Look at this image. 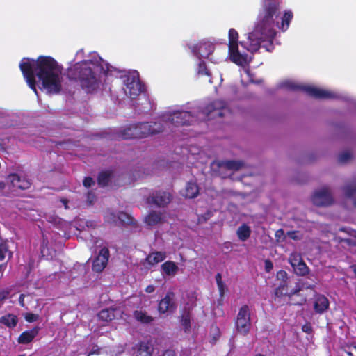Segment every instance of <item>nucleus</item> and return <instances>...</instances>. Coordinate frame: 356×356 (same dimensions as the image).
<instances>
[{"label": "nucleus", "instance_id": "obj_1", "mask_svg": "<svg viewBox=\"0 0 356 356\" xmlns=\"http://www.w3.org/2000/svg\"><path fill=\"white\" fill-rule=\"evenodd\" d=\"M67 76L80 84L86 92H92L102 87L106 90L110 77L122 80V90L130 99H135L143 91L137 71H125L110 65L96 52L86 55L83 49L79 50L73 63L67 68Z\"/></svg>", "mask_w": 356, "mask_h": 356}, {"label": "nucleus", "instance_id": "obj_2", "mask_svg": "<svg viewBox=\"0 0 356 356\" xmlns=\"http://www.w3.org/2000/svg\"><path fill=\"white\" fill-rule=\"evenodd\" d=\"M282 0H261V7L253 30L247 33L241 45L249 52H257L261 47L272 51L276 42L278 28L285 32L293 17V12L286 10L281 15Z\"/></svg>", "mask_w": 356, "mask_h": 356}, {"label": "nucleus", "instance_id": "obj_3", "mask_svg": "<svg viewBox=\"0 0 356 356\" xmlns=\"http://www.w3.org/2000/svg\"><path fill=\"white\" fill-rule=\"evenodd\" d=\"M229 113V110L227 107L226 103L222 100H216L202 110H200V107H196L191 111H168L162 113L157 122L134 124L126 127L122 131L120 137L122 139L145 138L163 131L165 127L191 124L197 120H206L209 115L222 117Z\"/></svg>", "mask_w": 356, "mask_h": 356}, {"label": "nucleus", "instance_id": "obj_4", "mask_svg": "<svg viewBox=\"0 0 356 356\" xmlns=\"http://www.w3.org/2000/svg\"><path fill=\"white\" fill-rule=\"evenodd\" d=\"M20 70L29 86L37 94L35 77L38 86L49 94H57L62 90L63 67L50 56H40L37 60L24 58Z\"/></svg>", "mask_w": 356, "mask_h": 356}, {"label": "nucleus", "instance_id": "obj_5", "mask_svg": "<svg viewBox=\"0 0 356 356\" xmlns=\"http://www.w3.org/2000/svg\"><path fill=\"white\" fill-rule=\"evenodd\" d=\"M229 38V57L232 62L243 67L241 72V81L243 83H256L260 81L255 80L254 75L250 70L245 67L252 60V56L243 54L238 50V33L234 29H230L228 33Z\"/></svg>", "mask_w": 356, "mask_h": 356}, {"label": "nucleus", "instance_id": "obj_6", "mask_svg": "<svg viewBox=\"0 0 356 356\" xmlns=\"http://www.w3.org/2000/svg\"><path fill=\"white\" fill-rule=\"evenodd\" d=\"M280 88H284L288 90H301L305 92L306 94L319 99H337V98H344L339 94L325 90L322 89L314 86L311 85H305L300 84L293 80L286 79L280 83Z\"/></svg>", "mask_w": 356, "mask_h": 356}, {"label": "nucleus", "instance_id": "obj_7", "mask_svg": "<svg viewBox=\"0 0 356 356\" xmlns=\"http://www.w3.org/2000/svg\"><path fill=\"white\" fill-rule=\"evenodd\" d=\"M243 165L240 161H215L211 164V168L213 172L225 178L229 175L227 171L238 170Z\"/></svg>", "mask_w": 356, "mask_h": 356}, {"label": "nucleus", "instance_id": "obj_8", "mask_svg": "<svg viewBox=\"0 0 356 356\" xmlns=\"http://www.w3.org/2000/svg\"><path fill=\"white\" fill-rule=\"evenodd\" d=\"M250 310L248 305L242 306L237 314L236 327L238 333L246 335L250 329Z\"/></svg>", "mask_w": 356, "mask_h": 356}, {"label": "nucleus", "instance_id": "obj_9", "mask_svg": "<svg viewBox=\"0 0 356 356\" xmlns=\"http://www.w3.org/2000/svg\"><path fill=\"white\" fill-rule=\"evenodd\" d=\"M189 49L200 60L201 58H208L213 52L214 45L211 42L202 40L196 44L190 45Z\"/></svg>", "mask_w": 356, "mask_h": 356}, {"label": "nucleus", "instance_id": "obj_10", "mask_svg": "<svg viewBox=\"0 0 356 356\" xmlns=\"http://www.w3.org/2000/svg\"><path fill=\"white\" fill-rule=\"evenodd\" d=\"M312 201L317 206H327L332 204L333 198L329 189L323 187L314 193Z\"/></svg>", "mask_w": 356, "mask_h": 356}, {"label": "nucleus", "instance_id": "obj_11", "mask_svg": "<svg viewBox=\"0 0 356 356\" xmlns=\"http://www.w3.org/2000/svg\"><path fill=\"white\" fill-rule=\"evenodd\" d=\"M109 258V251L108 248H103L99 251L98 256L95 258L92 264V270L95 272H102L107 265Z\"/></svg>", "mask_w": 356, "mask_h": 356}, {"label": "nucleus", "instance_id": "obj_12", "mask_svg": "<svg viewBox=\"0 0 356 356\" xmlns=\"http://www.w3.org/2000/svg\"><path fill=\"white\" fill-rule=\"evenodd\" d=\"M170 201V195L168 193L159 191L151 195L147 199L148 204H154L158 207H164Z\"/></svg>", "mask_w": 356, "mask_h": 356}, {"label": "nucleus", "instance_id": "obj_13", "mask_svg": "<svg viewBox=\"0 0 356 356\" xmlns=\"http://www.w3.org/2000/svg\"><path fill=\"white\" fill-rule=\"evenodd\" d=\"M134 356H152L153 348L149 341H141L133 347Z\"/></svg>", "mask_w": 356, "mask_h": 356}, {"label": "nucleus", "instance_id": "obj_14", "mask_svg": "<svg viewBox=\"0 0 356 356\" xmlns=\"http://www.w3.org/2000/svg\"><path fill=\"white\" fill-rule=\"evenodd\" d=\"M122 311L118 308L105 309L100 311L98 314V318L103 321H110L115 318L122 317Z\"/></svg>", "mask_w": 356, "mask_h": 356}, {"label": "nucleus", "instance_id": "obj_15", "mask_svg": "<svg viewBox=\"0 0 356 356\" xmlns=\"http://www.w3.org/2000/svg\"><path fill=\"white\" fill-rule=\"evenodd\" d=\"M175 309L173 293H168L159 304V311L161 313L172 312Z\"/></svg>", "mask_w": 356, "mask_h": 356}, {"label": "nucleus", "instance_id": "obj_16", "mask_svg": "<svg viewBox=\"0 0 356 356\" xmlns=\"http://www.w3.org/2000/svg\"><path fill=\"white\" fill-rule=\"evenodd\" d=\"M8 179L13 187L19 189H27L31 186V182L28 179L17 174L10 175Z\"/></svg>", "mask_w": 356, "mask_h": 356}, {"label": "nucleus", "instance_id": "obj_17", "mask_svg": "<svg viewBox=\"0 0 356 356\" xmlns=\"http://www.w3.org/2000/svg\"><path fill=\"white\" fill-rule=\"evenodd\" d=\"M179 267L172 261L164 262L161 266V272L163 275L168 277H174L178 272Z\"/></svg>", "mask_w": 356, "mask_h": 356}, {"label": "nucleus", "instance_id": "obj_18", "mask_svg": "<svg viewBox=\"0 0 356 356\" xmlns=\"http://www.w3.org/2000/svg\"><path fill=\"white\" fill-rule=\"evenodd\" d=\"M163 220V214L161 212L157 211H151L144 218L145 224L150 227L161 223Z\"/></svg>", "mask_w": 356, "mask_h": 356}, {"label": "nucleus", "instance_id": "obj_19", "mask_svg": "<svg viewBox=\"0 0 356 356\" xmlns=\"http://www.w3.org/2000/svg\"><path fill=\"white\" fill-rule=\"evenodd\" d=\"M329 301L327 298L322 295L316 297L314 307L317 313L322 314L328 309Z\"/></svg>", "mask_w": 356, "mask_h": 356}, {"label": "nucleus", "instance_id": "obj_20", "mask_svg": "<svg viewBox=\"0 0 356 356\" xmlns=\"http://www.w3.org/2000/svg\"><path fill=\"white\" fill-rule=\"evenodd\" d=\"M343 191L347 201L356 207V199L355 198L356 195V182L347 185Z\"/></svg>", "mask_w": 356, "mask_h": 356}, {"label": "nucleus", "instance_id": "obj_21", "mask_svg": "<svg viewBox=\"0 0 356 356\" xmlns=\"http://www.w3.org/2000/svg\"><path fill=\"white\" fill-rule=\"evenodd\" d=\"M166 258V253L164 252H153L150 253L146 258V262L154 266L159 262L163 261Z\"/></svg>", "mask_w": 356, "mask_h": 356}, {"label": "nucleus", "instance_id": "obj_22", "mask_svg": "<svg viewBox=\"0 0 356 356\" xmlns=\"http://www.w3.org/2000/svg\"><path fill=\"white\" fill-rule=\"evenodd\" d=\"M38 329L37 327L33 328L31 330L25 331L21 334L18 339L19 343H28L31 342L38 334Z\"/></svg>", "mask_w": 356, "mask_h": 356}, {"label": "nucleus", "instance_id": "obj_23", "mask_svg": "<svg viewBox=\"0 0 356 356\" xmlns=\"http://www.w3.org/2000/svg\"><path fill=\"white\" fill-rule=\"evenodd\" d=\"M198 187L195 182L189 181L187 183L184 193L183 194L186 197L194 198L198 194Z\"/></svg>", "mask_w": 356, "mask_h": 356}, {"label": "nucleus", "instance_id": "obj_24", "mask_svg": "<svg viewBox=\"0 0 356 356\" xmlns=\"http://www.w3.org/2000/svg\"><path fill=\"white\" fill-rule=\"evenodd\" d=\"M17 322V316L11 314H8L5 316H3L0 318V323L10 328L15 327Z\"/></svg>", "mask_w": 356, "mask_h": 356}, {"label": "nucleus", "instance_id": "obj_25", "mask_svg": "<svg viewBox=\"0 0 356 356\" xmlns=\"http://www.w3.org/2000/svg\"><path fill=\"white\" fill-rule=\"evenodd\" d=\"M251 229L247 225H242L237 229V236L238 238L242 241H246L250 236Z\"/></svg>", "mask_w": 356, "mask_h": 356}, {"label": "nucleus", "instance_id": "obj_26", "mask_svg": "<svg viewBox=\"0 0 356 356\" xmlns=\"http://www.w3.org/2000/svg\"><path fill=\"white\" fill-rule=\"evenodd\" d=\"M197 72L198 75L200 76H207L209 78V82L212 83V80L211 77V73L209 70L207 69L205 63L202 60H200L198 63Z\"/></svg>", "mask_w": 356, "mask_h": 356}, {"label": "nucleus", "instance_id": "obj_27", "mask_svg": "<svg viewBox=\"0 0 356 356\" xmlns=\"http://www.w3.org/2000/svg\"><path fill=\"white\" fill-rule=\"evenodd\" d=\"M135 318L143 323H147L152 321V318L143 311H135L134 313Z\"/></svg>", "mask_w": 356, "mask_h": 356}, {"label": "nucleus", "instance_id": "obj_28", "mask_svg": "<svg viewBox=\"0 0 356 356\" xmlns=\"http://www.w3.org/2000/svg\"><path fill=\"white\" fill-rule=\"evenodd\" d=\"M293 268L298 275L304 276L309 273V268L303 261L296 264Z\"/></svg>", "mask_w": 356, "mask_h": 356}, {"label": "nucleus", "instance_id": "obj_29", "mask_svg": "<svg viewBox=\"0 0 356 356\" xmlns=\"http://www.w3.org/2000/svg\"><path fill=\"white\" fill-rule=\"evenodd\" d=\"M118 224L131 225L134 222L133 218L124 212L118 213Z\"/></svg>", "mask_w": 356, "mask_h": 356}, {"label": "nucleus", "instance_id": "obj_30", "mask_svg": "<svg viewBox=\"0 0 356 356\" xmlns=\"http://www.w3.org/2000/svg\"><path fill=\"white\" fill-rule=\"evenodd\" d=\"M216 281L219 291L220 298H223L225 292L226 291V284L222 280V275L220 273H218L216 275Z\"/></svg>", "mask_w": 356, "mask_h": 356}, {"label": "nucleus", "instance_id": "obj_31", "mask_svg": "<svg viewBox=\"0 0 356 356\" xmlns=\"http://www.w3.org/2000/svg\"><path fill=\"white\" fill-rule=\"evenodd\" d=\"M111 174L108 172H102L99 175L98 183L99 185L104 186L108 184L110 181Z\"/></svg>", "mask_w": 356, "mask_h": 356}, {"label": "nucleus", "instance_id": "obj_32", "mask_svg": "<svg viewBox=\"0 0 356 356\" xmlns=\"http://www.w3.org/2000/svg\"><path fill=\"white\" fill-rule=\"evenodd\" d=\"M105 220L109 223L118 224V213L108 211L104 216Z\"/></svg>", "mask_w": 356, "mask_h": 356}, {"label": "nucleus", "instance_id": "obj_33", "mask_svg": "<svg viewBox=\"0 0 356 356\" xmlns=\"http://www.w3.org/2000/svg\"><path fill=\"white\" fill-rule=\"evenodd\" d=\"M181 325L183 326L184 331L188 332L191 327V317L188 313L183 314L181 318Z\"/></svg>", "mask_w": 356, "mask_h": 356}, {"label": "nucleus", "instance_id": "obj_34", "mask_svg": "<svg viewBox=\"0 0 356 356\" xmlns=\"http://www.w3.org/2000/svg\"><path fill=\"white\" fill-rule=\"evenodd\" d=\"M301 261H302L301 255L297 252L291 253L289 258V261L292 267H294L296 264H298V263H300Z\"/></svg>", "mask_w": 356, "mask_h": 356}, {"label": "nucleus", "instance_id": "obj_35", "mask_svg": "<svg viewBox=\"0 0 356 356\" xmlns=\"http://www.w3.org/2000/svg\"><path fill=\"white\" fill-rule=\"evenodd\" d=\"M47 220L51 223L55 225L56 226H58L59 227H63L65 225V222L62 220V219L58 216H49L47 217Z\"/></svg>", "mask_w": 356, "mask_h": 356}, {"label": "nucleus", "instance_id": "obj_36", "mask_svg": "<svg viewBox=\"0 0 356 356\" xmlns=\"http://www.w3.org/2000/svg\"><path fill=\"white\" fill-rule=\"evenodd\" d=\"M200 149L199 148L196 147H191L189 149V152H190V156H188V159L189 160V162L191 163V164H194V161L193 160H195V159H197L196 158V155L199 154H200Z\"/></svg>", "mask_w": 356, "mask_h": 356}, {"label": "nucleus", "instance_id": "obj_37", "mask_svg": "<svg viewBox=\"0 0 356 356\" xmlns=\"http://www.w3.org/2000/svg\"><path fill=\"white\" fill-rule=\"evenodd\" d=\"M287 236L295 241L301 240L302 238V234L298 231H291L287 232Z\"/></svg>", "mask_w": 356, "mask_h": 356}, {"label": "nucleus", "instance_id": "obj_38", "mask_svg": "<svg viewBox=\"0 0 356 356\" xmlns=\"http://www.w3.org/2000/svg\"><path fill=\"white\" fill-rule=\"evenodd\" d=\"M39 318L38 314L33 313H26L24 314V318L26 321L32 323L36 321Z\"/></svg>", "mask_w": 356, "mask_h": 356}, {"label": "nucleus", "instance_id": "obj_39", "mask_svg": "<svg viewBox=\"0 0 356 356\" xmlns=\"http://www.w3.org/2000/svg\"><path fill=\"white\" fill-rule=\"evenodd\" d=\"M275 236L277 241H278V242L283 241L286 238V235L284 234V232L282 229L276 231V232L275 234Z\"/></svg>", "mask_w": 356, "mask_h": 356}, {"label": "nucleus", "instance_id": "obj_40", "mask_svg": "<svg viewBox=\"0 0 356 356\" xmlns=\"http://www.w3.org/2000/svg\"><path fill=\"white\" fill-rule=\"evenodd\" d=\"M351 157V154L348 151H345L339 155V161L342 163L348 161Z\"/></svg>", "mask_w": 356, "mask_h": 356}, {"label": "nucleus", "instance_id": "obj_41", "mask_svg": "<svg viewBox=\"0 0 356 356\" xmlns=\"http://www.w3.org/2000/svg\"><path fill=\"white\" fill-rule=\"evenodd\" d=\"M95 184L93 179L90 177H86L83 180V185L86 188H89Z\"/></svg>", "mask_w": 356, "mask_h": 356}, {"label": "nucleus", "instance_id": "obj_42", "mask_svg": "<svg viewBox=\"0 0 356 356\" xmlns=\"http://www.w3.org/2000/svg\"><path fill=\"white\" fill-rule=\"evenodd\" d=\"M287 277V273L284 270H280L277 273V278L278 280L284 281Z\"/></svg>", "mask_w": 356, "mask_h": 356}, {"label": "nucleus", "instance_id": "obj_43", "mask_svg": "<svg viewBox=\"0 0 356 356\" xmlns=\"http://www.w3.org/2000/svg\"><path fill=\"white\" fill-rule=\"evenodd\" d=\"M346 352L348 355V356H356V346L349 347Z\"/></svg>", "mask_w": 356, "mask_h": 356}, {"label": "nucleus", "instance_id": "obj_44", "mask_svg": "<svg viewBox=\"0 0 356 356\" xmlns=\"http://www.w3.org/2000/svg\"><path fill=\"white\" fill-rule=\"evenodd\" d=\"M265 269L267 272H270L273 269V264L269 260L265 261Z\"/></svg>", "mask_w": 356, "mask_h": 356}, {"label": "nucleus", "instance_id": "obj_45", "mask_svg": "<svg viewBox=\"0 0 356 356\" xmlns=\"http://www.w3.org/2000/svg\"><path fill=\"white\" fill-rule=\"evenodd\" d=\"M95 195L92 193H88L87 195V201L89 204H92L95 200Z\"/></svg>", "mask_w": 356, "mask_h": 356}, {"label": "nucleus", "instance_id": "obj_46", "mask_svg": "<svg viewBox=\"0 0 356 356\" xmlns=\"http://www.w3.org/2000/svg\"><path fill=\"white\" fill-rule=\"evenodd\" d=\"M48 250V248L47 247H44V245L41 248V253L42 254L43 257H46L47 259H51L52 258V255L50 256V257L46 254V252Z\"/></svg>", "mask_w": 356, "mask_h": 356}, {"label": "nucleus", "instance_id": "obj_47", "mask_svg": "<svg viewBox=\"0 0 356 356\" xmlns=\"http://www.w3.org/2000/svg\"><path fill=\"white\" fill-rule=\"evenodd\" d=\"M6 250L4 248H0V261H3L6 257Z\"/></svg>", "mask_w": 356, "mask_h": 356}, {"label": "nucleus", "instance_id": "obj_48", "mask_svg": "<svg viewBox=\"0 0 356 356\" xmlns=\"http://www.w3.org/2000/svg\"><path fill=\"white\" fill-rule=\"evenodd\" d=\"M24 298H25V295L24 294H21L19 296V303L23 307H25Z\"/></svg>", "mask_w": 356, "mask_h": 356}, {"label": "nucleus", "instance_id": "obj_49", "mask_svg": "<svg viewBox=\"0 0 356 356\" xmlns=\"http://www.w3.org/2000/svg\"><path fill=\"white\" fill-rule=\"evenodd\" d=\"M341 230L342 232H348V234H350L351 236L356 237V231H355V230H350V231H348V229H347V228H342V229H341Z\"/></svg>", "mask_w": 356, "mask_h": 356}, {"label": "nucleus", "instance_id": "obj_50", "mask_svg": "<svg viewBox=\"0 0 356 356\" xmlns=\"http://www.w3.org/2000/svg\"><path fill=\"white\" fill-rule=\"evenodd\" d=\"M154 290H155V288L153 285H149L145 289V291L148 293H151L154 292Z\"/></svg>", "mask_w": 356, "mask_h": 356}, {"label": "nucleus", "instance_id": "obj_51", "mask_svg": "<svg viewBox=\"0 0 356 356\" xmlns=\"http://www.w3.org/2000/svg\"><path fill=\"white\" fill-rule=\"evenodd\" d=\"M163 356H175V353L172 350H168L164 353Z\"/></svg>", "mask_w": 356, "mask_h": 356}, {"label": "nucleus", "instance_id": "obj_52", "mask_svg": "<svg viewBox=\"0 0 356 356\" xmlns=\"http://www.w3.org/2000/svg\"><path fill=\"white\" fill-rule=\"evenodd\" d=\"M60 203L64 206L65 209H68V206H67L68 201H67V200L62 199V200H60Z\"/></svg>", "mask_w": 356, "mask_h": 356}, {"label": "nucleus", "instance_id": "obj_53", "mask_svg": "<svg viewBox=\"0 0 356 356\" xmlns=\"http://www.w3.org/2000/svg\"><path fill=\"white\" fill-rule=\"evenodd\" d=\"M302 330L305 332H309L311 331V327L309 325H305L302 326Z\"/></svg>", "mask_w": 356, "mask_h": 356}, {"label": "nucleus", "instance_id": "obj_54", "mask_svg": "<svg viewBox=\"0 0 356 356\" xmlns=\"http://www.w3.org/2000/svg\"><path fill=\"white\" fill-rule=\"evenodd\" d=\"M93 354H99V349H92L88 356Z\"/></svg>", "mask_w": 356, "mask_h": 356}, {"label": "nucleus", "instance_id": "obj_55", "mask_svg": "<svg viewBox=\"0 0 356 356\" xmlns=\"http://www.w3.org/2000/svg\"><path fill=\"white\" fill-rule=\"evenodd\" d=\"M351 270L354 273L355 276L356 277V265H353L350 266Z\"/></svg>", "mask_w": 356, "mask_h": 356}, {"label": "nucleus", "instance_id": "obj_56", "mask_svg": "<svg viewBox=\"0 0 356 356\" xmlns=\"http://www.w3.org/2000/svg\"><path fill=\"white\" fill-rule=\"evenodd\" d=\"M254 356H266V355H262V354H256Z\"/></svg>", "mask_w": 356, "mask_h": 356}, {"label": "nucleus", "instance_id": "obj_57", "mask_svg": "<svg viewBox=\"0 0 356 356\" xmlns=\"http://www.w3.org/2000/svg\"><path fill=\"white\" fill-rule=\"evenodd\" d=\"M10 292H11V289H8V291H7V293L9 294Z\"/></svg>", "mask_w": 356, "mask_h": 356}, {"label": "nucleus", "instance_id": "obj_58", "mask_svg": "<svg viewBox=\"0 0 356 356\" xmlns=\"http://www.w3.org/2000/svg\"><path fill=\"white\" fill-rule=\"evenodd\" d=\"M275 293H276V295H277V294H278V293H279V289H276V292H275Z\"/></svg>", "mask_w": 356, "mask_h": 356}, {"label": "nucleus", "instance_id": "obj_59", "mask_svg": "<svg viewBox=\"0 0 356 356\" xmlns=\"http://www.w3.org/2000/svg\"><path fill=\"white\" fill-rule=\"evenodd\" d=\"M214 329L217 332H218V329L217 327H215Z\"/></svg>", "mask_w": 356, "mask_h": 356}, {"label": "nucleus", "instance_id": "obj_60", "mask_svg": "<svg viewBox=\"0 0 356 356\" xmlns=\"http://www.w3.org/2000/svg\"><path fill=\"white\" fill-rule=\"evenodd\" d=\"M129 133H134V131H129Z\"/></svg>", "mask_w": 356, "mask_h": 356}, {"label": "nucleus", "instance_id": "obj_61", "mask_svg": "<svg viewBox=\"0 0 356 356\" xmlns=\"http://www.w3.org/2000/svg\"><path fill=\"white\" fill-rule=\"evenodd\" d=\"M18 356H24V355H18Z\"/></svg>", "mask_w": 356, "mask_h": 356}]
</instances>
